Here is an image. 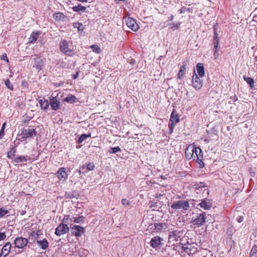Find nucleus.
Returning a JSON list of instances; mask_svg holds the SVG:
<instances>
[{
    "label": "nucleus",
    "mask_w": 257,
    "mask_h": 257,
    "mask_svg": "<svg viewBox=\"0 0 257 257\" xmlns=\"http://www.w3.org/2000/svg\"><path fill=\"white\" fill-rule=\"evenodd\" d=\"M37 136V132L35 129L32 128H28L24 130L21 134V141H27Z\"/></svg>",
    "instance_id": "1"
},
{
    "label": "nucleus",
    "mask_w": 257,
    "mask_h": 257,
    "mask_svg": "<svg viewBox=\"0 0 257 257\" xmlns=\"http://www.w3.org/2000/svg\"><path fill=\"white\" fill-rule=\"evenodd\" d=\"M183 233L179 230H175L170 231L169 235V242L175 245L179 241L181 240V237L183 235Z\"/></svg>",
    "instance_id": "2"
},
{
    "label": "nucleus",
    "mask_w": 257,
    "mask_h": 257,
    "mask_svg": "<svg viewBox=\"0 0 257 257\" xmlns=\"http://www.w3.org/2000/svg\"><path fill=\"white\" fill-rule=\"evenodd\" d=\"M171 207L174 210L183 209L186 210L189 209V204L187 201L181 200L174 202Z\"/></svg>",
    "instance_id": "3"
},
{
    "label": "nucleus",
    "mask_w": 257,
    "mask_h": 257,
    "mask_svg": "<svg viewBox=\"0 0 257 257\" xmlns=\"http://www.w3.org/2000/svg\"><path fill=\"white\" fill-rule=\"evenodd\" d=\"M180 120L179 116L177 111L174 109L171 114L170 119L169 123V127L170 129L171 133L173 132L175 125Z\"/></svg>",
    "instance_id": "4"
},
{
    "label": "nucleus",
    "mask_w": 257,
    "mask_h": 257,
    "mask_svg": "<svg viewBox=\"0 0 257 257\" xmlns=\"http://www.w3.org/2000/svg\"><path fill=\"white\" fill-rule=\"evenodd\" d=\"M60 51L65 55L71 56L73 54L72 50L69 48L68 42L66 40H63L60 43Z\"/></svg>",
    "instance_id": "5"
},
{
    "label": "nucleus",
    "mask_w": 257,
    "mask_h": 257,
    "mask_svg": "<svg viewBox=\"0 0 257 257\" xmlns=\"http://www.w3.org/2000/svg\"><path fill=\"white\" fill-rule=\"evenodd\" d=\"M71 233L76 236H80L84 232V227L77 225L70 224Z\"/></svg>",
    "instance_id": "6"
},
{
    "label": "nucleus",
    "mask_w": 257,
    "mask_h": 257,
    "mask_svg": "<svg viewBox=\"0 0 257 257\" xmlns=\"http://www.w3.org/2000/svg\"><path fill=\"white\" fill-rule=\"evenodd\" d=\"M14 244L18 248H23L28 243V240L24 237H17L14 240Z\"/></svg>",
    "instance_id": "7"
},
{
    "label": "nucleus",
    "mask_w": 257,
    "mask_h": 257,
    "mask_svg": "<svg viewBox=\"0 0 257 257\" xmlns=\"http://www.w3.org/2000/svg\"><path fill=\"white\" fill-rule=\"evenodd\" d=\"M69 228L67 224L60 223L55 229V234L58 236H61L68 232Z\"/></svg>",
    "instance_id": "8"
},
{
    "label": "nucleus",
    "mask_w": 257,
    "mask_h": 257,
    "mask_svg": "<svg viewBox=\"0 0 257 257\" xmlns=\"http://www.w3.org/2000/svg\"><path fill=\"white\" fill-rule=\"evenodd\" d=\"M192 85L196 90L200 89L203 85L202 81L200 80L195 71L192 78Z\"/></svg>",
    "instance_id": "9"
},
{
    "label": "nucleus",
    "mask_w": 257,
    "mask_h": 257,
    "mask_svg": "<svg viewBox=\"0 0 257 257\" xmlns=\"http://www.w3.org/2000/svg\"><path fill=\"white\" fill-rule=\"evenodd\" d=\"M127 26L134 31H137L139 29V26L136 21L132 18H128L125 20Z\"/></svg>",
    "instance_id": "10"
},
{
    "label": "nucleus",
    "mask_w": 257,
    "mask_h": 257,
    "mask_svg": "<svg viewBox=\"0 0 257 257\" xmlns=\"http://www.w3.org/2000/svg\"><path fill=\"white\" fill-rule=\"evenodd\" d=\"M199 205L204 210H209L212 206V202L210 199L205 198L201 200Z\"/></svg>",
    "instance_id": "11"
},
{
    "label": "nucleus",
    "mask_w": 257,
    "mask_h": 257,
    "mask_svg": "<svg viewBox=\"0 0 257 257\" xmlns=\"http://www.w3.org/2000/svg\"><path fill=\"white\" fill-rule=\"evenodd\" d=\"M57 176L60 181L63 182L65 181L68 177V174L66 172V169L63 167L60 168L57 172Z\"/></svg>",
    "instance_id": "12"
},
{
    "label": "nucleus",
    "mask_w": 257,
    "mask_h": 257,
    "mask_svg": "<svg viewBox=\"0 0 257 257\" xmlns=\"http://www.w3.org/2000/svg\"><path fill=\"white\" fill-rule=\"evenodd\" d=\"M205 214L204 213H200L193 220V223L194 225L201 226L203 225L204 223L205 222Z\"/></svg>",
    "instance_id": "13"
},
{
    "label": "nucleus",
    "mask_w": 257,
    "mask_h": 257,
    "mask_svg": "<svg viewBox=\"0 0 257 257\" xmlns=\"http://www.w3.org/2000/svg\"><path fill=\"white\" fill-rule=\"evenodd\" d=\"M194 146L189 145L185 150V156L186 159L190 160L194 159Z\"/></svg>",
    "instance_id": "14"
},
{
    "label": "nucleus",
    "mask_w": 257,
    "mask_h": 257,
    "mask_svg": "<svg viewBox=\"0 0 257 257\" xmlns=\"http://www.w3.org/2000/svg\"><path fill=\"white\" fill-rule=\"evenodd\" d=\"M60 102L57 96L53 97L50 100L49 104L53 110H57L60 106Z\"/></svg>",
    "instance_id": "15"
},
{
    "label": "nucleus",
    "mask_w": 257,
    "mask_h": 257,
    "mask_svg": "<svg viewBox=\"0 0 257 257\" xmlns=\"http://www.w3.org/2000/svg\"><path fill=\"white\" fill-rule=\"evenodd\" d=\"M45 59L37 57L34 59L35 67L38 70L42 69L45 63Z\"/></svg>",
    "instance_id": "16"
},
{
    "label": "nucleus",
    "mask_w": 257,
    "mask_h": 257,
    "mask_svg": "<svg viewBox=\"0 0 257 257\" xmlns=\"http://www.w3.org/2000/svg\"><path fill=\"white\" fill-rule=\"evenodd\" d=\"M191 247V244L183 246L182 247V250L181 252L184 253V255H185L186 254L188 255L193 254L195 251V249L192 248Z\"/></svg>",
    "instance_id": "17"
},
{
    "label": "nucleus",
    "mask_w": 257,
    "mask_h": 257,
    "mask_svg": "<svg viewBox=\"0 0 257 257\" xmlns=\"http://www.w3.org/2000/svg\"><path fill=\"white\" fill-rule=\"evenodd\" d=\"M162 240V239L160 237L158 236H154L151 240V246L153 248H156L161 244Z\"/></svg>",
    "instance_id": "18"
},
{
    "label": "nucleus",
    "mask_w": 257,
    "mask_h": 257,
    "mask_svg": "<svg viewBox=\"0 0 257 257\" xmlns=\"http://www.w3.org/2000/svg\"><path fill=\"white\" fill-rule=\"evenodd\" d=\"M11 246L12 245L10 242H7L3 247L1 250V252L5 254H6V255H8L11 251Z\"/></svg>",
    "instance_id": "19"
},
{
    "label": "nucleus",
    "mask_w": 257,
    "mask_h": 257,
    "mask_svg": "<svg viewBox=\"0 0 257 257\" xmlns=\"http://www.w3.org/2000/svg\"><path fill=\"white\" fill-rule=\"evenodd\" d=\"M38 102L41 109L43 110H46L49 106V102L44 98L40 99Z\"/></svg>",
    "instance_id": "20"
},
{
    "label": "nucleus",
    "mask_w": 257,
    "mask_h": 257,
    "mask_svg": "<svg viewBox=\"0 0 257 257\" xmlns=\"http://www.w3.org/2000/svg\"><path fill=\"white\" fill-rule=\"evenodd\" d=\"M196 70L200 77H203L204 75V66L202 63H198L197 64Z\"/></svg>",
    "instance_id": "21"
},
{
    "label": "nucleus",
    "mask_w": 257,
    "mask_h": 257,
    "mask_svg": "<svg viewBox=\"0 0 257 257\" xmlns=\"http://www.w3.org/2000/svg\"><path fill=\"white\" fill-rule=\"evenodd\" d=\"M37 243L43 249H46L49 245V243L45 239L42 240H38Z\"/></svg>",
    "instance_id": "22"
},
{
    "label": "nucleus",
    "mask_w": 257,
    "mask_h": 257,
    "mask_svg": "<svg viewBox=\"0 0 257 257\" xmlns=\"http://www.w3.org/2000/svg\"><path fill=\"white\" fill-rule=\"evenodd\" d=\"M40 33L39 32H33L30 38H29V43H34L36 40L37 39V38L38 36L39 35Z\"/></svg>",
    "instance_id": "23"
},
{
    "label": "nucleus",
    "mask_w": 257,
    "mask_h": 257,
    "mask_svg": "<svg viewBox=\"0 0 257 257\" xmlns=\"http://www.w3.org/2000/svg\"><path fill=\"white\" fill-rule=\"evenodd\" d=\"M214 37H213V44L216 45H219V38L218 36V34L216 32V28L215 26H214Z\"/></svg>",
    "instance_id": "24"
},
{
    "label": "nucleus",
    "mask_w": 257,
    "mask_h": 257,
    "mask_svg": "<svg viewBox=\"0 0 257 257\" xmlns=\"http://www.w3.org/2000/svg\"><path fill=\"white\" fill-rule=\"evenodd\" d=\"M186 70V65L185 63H184L180 67V69L178 74V78L179 79H181L182 77L184 75V72Z\"/></svg>",
    "instance_id": "25"
},
{
    "label": "nucleus",
    "mask_w": 257,
    "mask_h": 257,
    "mask_svg": "<svg viewBox=\"0 0 257 257\" xmlns=\"http://www.w3.org/2000/svg\"><path fill=\"white\" fill-rule=\"evenodd\" d=\"M205 187V185L203 182H199V183L195 184L194 185L195 191H196L197 194L199 193V191L200 189H202Z\"/></svg>",
    "instance_id": "26"
},
{
    "label": "nucleus",
    "mask_w": 257,
    "mask_h": 257,
    "mask_svg": "<svg viewBox=\"0 0 257 257\" xmlns=\"http://www.w3.org/2000/svg\"><path fill=\"white\" fill-rule=\"evenodd\" d=\"M194 159L203 157V154L201 150L199 148L195 147L194 149Z\"/></svg>",
    "instance_id": "27"
},
{
    "label": "nucleus",
    "mask_w": 257,
    "mask_h": 257,
    "mask_svg": "<svg viewBox=\"0 0 257 257\" xmlns=\"http://www.w3.org/2000/svg\"><path fill=\"white\" fill-rule=\"evenodd\" d=\"M84 217L83 216H79L78 217H72L70 220V222H74L77 223H80L83 222Z\"/></svg>",
    "instance_id": "28"
},
{
    "label": "nucleus",
    "mask_w": 257,
    "mask_h": 257,
    "mask_svg": "<svg viewBox=\"0 0 257 257\" xmlns=\"http://www.w3.org/2000/svg\"><path fill=\"white\" fill-rule=\"evenodd\" d=\"M243 79L249 85L251 88L254 86V81L252 78L244 76Z\"/></svg>",
    "instance_id": "29"
},
{
    "label": "nucleus",
    "mask_w": 257,
    "mask_h": 257,
    "mask_svg": "<svg viewBox=\"0 0 257 257\" xmlns=\"http://www.w3.org/2000/svg\"><path fill=\"white\" fill-rule=\"evenodd\" d=\"M72 9L74 12H78L81 11H85L86 10V7L82 6L81 5H79L77 6L73 7Z\"/></svg>",
    "instance_id": "30"
},
{
    "label": "nucleus",
    "mask_w": 257,
    "mask_h": 257,
    "mask_svg": "<svg viewBox=\"0 0 257 257\" xmlns=\"http://www.w3.org/2000/svg\"><path fill=\"white\" fill-rule=\"evenodd\" d=\"M16 153V149L15 148H11L10 151L8 152L7 156L9 158L12 159L15 156Z\"/></svg>",
    "instance_id": "31"
},
{
    "label": "nucleus",
    "mask_w": 257,
    "mask_h": 257,
    "mask_svg": "<svg viewBox=\"0 0 257 257\" xmlns=\"http://www.w3.org/2000/svg\"><path fill=\"white\" fill-rule=\"evenodd\" d=\"M90 137V134H89V135L82 134L79 137L77 142L78 143H82L86 138H89Z\"/></svg>",
    "instance_id": "32"
},
{
    "label": "nucleus",
    "mask_w": 257,
    "mask_h": 257,
    "mask_svg": "<svg viewBox=\"0 0 257 257\" xmlns=\"http://www.w3.org/2000/svg\"><path fill=\"white\" fill-rule=\"evenodd\" d=\"M75 99L76 97L74 95H71L66 97L65 98L64 101L67 102L72 103L74 102Z\"/></svg>",
    "instance_id": "33"
},
{
    "label": "nucleus",
    "mask_w": 257,
    "mask_h": 257,
    "mask_svg": "<svg viewBox=\"0 0 257 257\" xmlns=\"http://www.w3.org/2000/svg\"><path fill=\"white\" fill-rule=\"evenodd\" d=\"M90 48L92 49L94 52L98 54L100 53L101 51L100 47L96 45H92L90 46Z\"/></svg>",
    "instance_id": "34"
},
{
    "label": "nucleus",
    "mask_w": 257,
    "mask_h": 257,
    "mask_svg": "<svg viewBox=\"0 0 257 257\" xmlns=\"http://www.w3.org/2000/svg\"><path fill=\"white\" fill-rule=\"evenodd\" d=\"M250 256L257 257V246H253L250 253Z\"/></svg>",
    "instance_id": "35"
},
{
    "label": "nucleus",
    "mask_w": 257,
    "mask_h": 257,
    "mask_svg": "<svg viewBox=\"0 0 257 257\" xmlns=\"http://www.w3.org/2000/svg\"><path fill=\"white\" fill-rule=\"evenodd\" d=\"M27 161L26 158L24 156H20L15 159V161L16 163L24 162Z\"/></svg>",
    "instance_id": "36"
},
{
    "label": "nucleus",
    "mask_w": 257,
    "mask_h": 257,
    "mask_svg": "<svg viewBox=\"0 0 257 257\" xmlns=\"http://www.w3.org/2000/svg\"><path fill=\"white\" fill-rule=\"evenodd\" d=\"M195 159L196 160V162L199 165L200 168H203L204 166V164L202 161L203 157L196 158Z\"/></svg>",
    "instance_id": "37"
},
{
    "label": "nucleus",
    "mask_w": 257,
    "mask_h": 257,
    "mask_svg": "<svg viewBox=\"0 0 257 257\" xmlns=\"http://www.w3.org/2000/svg\"><path fill=\"white\" fill-rule=\"evenodd\" d=\"M5 83L6 86H7V87L8 89H9L11 90L13 89V86L12 84H11L9 79H7L6 80H5Z\"/></svg>",
    "instance_id": "38"
},
{
    "label": "nucleus",
    "mask_w": 257,
    "mask_h": 257,
    "mask_svg": "<svg viewBox=\"0 0 257 257\" xmlns=\"http://www.w3.org/2000/svg\"><path fill=\"white\" fill-rule=\"evenodd\" d=\"M180 25V23H177L176 24H170V25H171L170 28L173 31L177 30L179 28Z\"/></svg>",
    "instance_id": "39"
},
{
    "label": "nucleus",
    "mask_w": 257,
    "mask_h": 257,
    "mask_svg": "<svg viewBox=\"0 0 257 257\" xmlns=\"http://www.w3.org/2000/svg\"><path fill=\"white\" fill-rule=\"evenodd\" d=\"M165 226V224L164 223H157L155 225V228L157 229L161 230V229H164Z\"/></svg>",
    "instance_id": "40"
},
{
    "label": "nucleus",
    "mask_w": 257,
    "mask_h": 257,
    "mask_svg": "<svg viewBox=\"0 0 257 257\" xmlns=\"http://www.w3.org/2000/svg\"><path fill=\"white\" fill-rule=\"evenodd\" d=\"M110 150H111V151H109L111 153L115 154L117 153V152H120L121 150L119 147H114V148H110Z\"/></svg>",
    "instance_id": "41"
},
{
    "label": "nucleus",
    "mask_w": 257,
    "mask_h": 257,
    "mask_svg": "<svg viewBox=\"0 0 257 257\" xmlns=\"http://www.w3.org/2000/svg\"><path fill=\"white\" fill-rule=\"evenodd\" d=\"M8 211L3 208H0V218L3 217L5 215L8 213Z\"/></svg>",
    "instance_id": "42"
},
{
    "label": "nucleus",
    "mask_w": 257,
    "mask_h": 257,
    "mask_svg": "<svg viewBox=\"0 0 257 257\" xmlns=\"http://www.w3.org/2000/svg\"><path fill=\"white\" fill-rule=\"evenodd\" d=\"M94 165L92 163H89L87 165V169L88 171L93 170L94 169Z\"/></svg>",
    "instance_id": "43"
},
{
    "label": "nucleus",
    "mask_w": 257,
    "mask_h": 257,
    "mask_svg": "<svg viewBox=\"0 0 257 257\" xmlns=\"http://www.w3.org/2000/svg\"><path fill=\"white\" fill-rule=\"evenodd\" d=\"M6 125V123H4L3 124V126L2 127V128L0 131V139H1L4 135V129H5V126Z\"/></svg>",
    "instance_id": "44"
},
{
    "label": "nucleus",
    "mask_w": 257,
    "mask_h": 257,
    "mask_svg": "<svg viewBox=\"0 0 257 257\" xmlns=\"http://www.w3.org/2000/svg\"><path fill=\"white\" fill-rule=\"evenodd\" d=\"M0 58L2 60H5L7 63H9V59L7 57V54L6 53L3 54L1 56Z\"/></svg>",
    "instance_id": "45"
},
{
    "label": "nucleus",
    "mask_w": 257,
    "mask_h": 257,
    "mask_svg": "<svg viewBox=\"0 0 257 257\" xmlns=\"http://www.w3.org/2000/svg\"><path fill=\"white\" fill-rule=\"evenodd\" d=\"M62 16L61 13H56L54 15V18L55 20H60Z\"/></svg>",
    "instance_id": "46"
},
{
    "label": "nucleus",
    "mask_w": 257,
    "mask_h": 257,
    "mask_svg": "<svg viewBox=\"0 0 257 257\" xmlns=\"http://www.w3.org/2000/svg\"><path fill=\"white\" fill-rule=\"evenodd\" d=\"M121 202L123 205H129L130 204V201L125 199H122Z\"/></svg>",
    "instance_id": "47"
},
{
    "label": "nucleus",
    "mask_w": 257,
    "mask_h": 257,
    "mask_svg": "<svg viewBox=\"0 0 257 257\" xmlns=\"http://www.w3.org/2000/svg\"><path fill=\"white\" fill-rule=\"evenodd\" d=\"M6 237V235L5 232H0V241L4 240Z\"/></svg>",
    "instance_id": "48"
},
{
    "label": "nucleus",
    "mask_w": 257,
    "mask_h": 257,
    "mask_svg": "<svg viewBox=\"0 0 257 257\" xmlns=\"http://www.w3.org/2000/svg\"><path fill=\"white\" fill-rule=\"evenodd\" d=\"M219 45H214V51H218L219 50Z\"/></svg>",
    "instance_id": "49"
},
{
    "label": "nucleus",
    "mask_w": 257,
    "mask_h": 257,
    "mask_svg": "<svg viewBox=\"0 0 257 257\" xmlns=\"http://www.w3.org/2000/svg\"><path fill=\"white\" fill-rule=\"evenodd\" d=\"M237 220L238 222H241L243 221V217L242 216H239L237 218Z\"/></svg>",
    "instance_id": "50"
},
{
    "label": "nucleus",
    "mask_w": 257,
    "mask_h": 257,
    "mask_svg": "<svg viewBox=\"0 0 257 257\" xmlns=\"http://www.w3.org/2000/svg\"><path fill=\"white\" fill-rule=\"evenodd\" d=\"M78 75H79V72H77V73H76L75 75H74L73 76V78L74 79H76V78L78 77Z\"/></svg>",
    "instance_id": "51"
},
{
    "label": "nucleus",
    "mask_w": 257,
    "mask_h": 257,
    "mask_svg": "<svg viewBox=\"0 0 257 257\" xmlns=\"http://www.w3.org/2000/svg\"><path fill=\"white\" fill-rule=\"evenodd\" d=\"M214 56L215 57V58H216L217 57H218V56L219 55V54L218 53V51H214Z\"/></svg>",
    "instance_id": "52"
},
{
    "label": "nucleus",
    "mask_w": 257,
    "mask_h": 257,
    "mask_svg": "<svg viewBox=\"0 0 257 257\" xmlns=\"http://www.w3.org/2000/svg\"><path fill=\"white\" fill-rule=\"evenodd\" d=\"M78 29L79 31L82 30H83V25H80L79 26V27L78 28Z\"/></svg>",
    "instance_id": "53"
},
{
    "label": "nucleus",
    "mask_w": 257,
    "mask_h": 257,
    "mask_svg": "<svg viewBox=\"0 0 257 257\" xmlns=\"http://www.w3.org/2000/svg\"><path fill=\"white\" fill-rule=\"evenodd\" d=\"M7 255L1 252L0 257H6Z\"/></svg>",
    "instance_id": "54"
},
{
    "label": "nucleus",
    "mask_w": 257,
    "mask_h": 257,
    "mask_svg": "<svg viewBox=\"0 0 257 257\" xmlns=\"http://www.w3.org/2000/svg\"><path fill=\"white\" fill-rule=\"evenodd\" d=\"M135 62V61L134 59L130 60V63L134 64Z\"/></svg>",
    "instance_id": "55"
},
{
    "label": "nucleus",
    "mask_w": 257,
    "mask_h": 257,
    "mask_svg": "<svg viewBox=\"0 0 257 257\" xmlns=\"http://www.w3.org/2000/svg\"><path fill=\"white\" fill-rule=\"evenodd\" d=\"M173 18H174L173 15H171V17H170V21H172V20H173Z\"/></svg>",
    "instance_id": "56"
},
{
    "label": "nucleus",
    "mask_w": 257,
    "mask_h": 257,
    "mask_svg": "<svg viewBox=\"0 0 257 257\" xmlns=\"http://www.w3.org/2000/svg\"><path fill=\"white\" fill-rule=\"evenodd\" d=\"M78 1L80 2H87V0H78Z\"/></svg>",
    "instance_id": "57"
},
{
    "label": "nucleus",
    "mask_w": 257,
    "mask_h": 257,
    "mask_svg": "<svg viewBox=\"0 0 257 257\" xmlns=\"http://www.w3.org/2000/svg\"><path fill=\"white\" fill-rule=\"evenodd\" d=\"M66 220H67V219H66V218H64V221L65 222H67V221H66Z\"/></svg>",
    "instance_id": "58"
},
{
    "label": "nucleus",
    "mask_w": 257,
    "mask_h": 257,
    "mask_svg": "<svg viewBox=\"0 0 257 257\" xmlns=\"http://www.w3.org/2000/svg\"><path fill=\"white\" fill-rule=\"evenodd\" d=\"M180 12L182 13V10H180Z\"/></svg>",
    "instance_id": "59"
},
{
    "label": "nucleus",
    "mask_w": 257,
    "mask_h": 257,
    "mask_svg": "<svg viewBox=\"0 0 257 257\" xmlns=\"http://www.w3.org/2000/svg\"><path fill=\"white\" fill-rule=\"evenodd\" d=\"M249 257H254V256H249Z\"/></svg>",
    "instance_id": "60"
}]
</instances>
